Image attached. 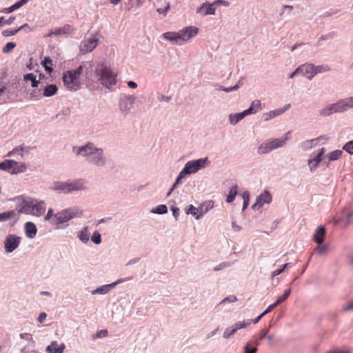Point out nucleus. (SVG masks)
Listing matches in <instances>:
<instances>
[{
  "instance_id": "obj_49",
  "label": "nucleus",
  "mask_w": 353,
  "mask_h": 353,
  "mask_svg": "<svg viewBox=\"0 0 353 353\" xmlns=\"http://www.w3.org/2000/svg\"><path fill=\"white\" fill-rule=\"evenodd\" d=\"M168 211L167 206L165 205H160L156 208L153 212L157 214H165Z\"/></svg>"
},
{
  "instance_id": "obj_60",
  "label": "nucleus",
  "mask_w": 353,
  "mask_h": 353,
  "mask_svg": "<svg viewBox=\"0 0 353 353\" xmlns=\"http://www.w3.org/2000/svg\"><path fill=\"white\" fill-rule=\"evenodd\" d=\"M269 332V328L263 329L259 332V340H261L265 337H267L268 333Z\"/></svg>"
},
{
  "instance_id": "obj_35",
  "label": "nucleus",
  "mask_w": 353,
  "mask_h": 353,
  "mask_svg": "<svg viewBox=\"0 0 353 353\" xmlns=\"http://www.w3.org/2000/svg\"><path fill=\"white\" fill-rule=\"evenodd\" d=\"M342 154H343L342 150H336L330 152L327 155V157L328 158L330 161H336V160L339 159V158H341V157L342 156Z\"/></svg>"
},
{
  "instance_id": "obj_56",
  "label": "nucleus",
  "mask_w": 353,
  "mask_h": 353,
  "mask_svg": "<svg viewBox=\"0 0 353 353\" xmlns=\"http://www.w3.org/2000/svg\"><path fill=\"white\" fill-rule=\"evenodd\" d=\"M243 209L246 208L249 203V193L244 192L243 194Z\"/></svg>"
},
{
  "instance_id": "obj_13",
  "label": "nucleus",
  "mask_w": 353,
  "mask_h": 353,
  "mask_svg": "<svg viewBox=\"0 0 353 353\" xmlns=\"http://www.w3.org/2000/svg\"><path fill=\"white\" fill-rule=\"evenodd\" d=\"M271 201V194L268 192L265 191L257 197L256 202L252 205V208L254 210H259L263 204L270 203Z\"/></svg>"
},
{
  "instance_id": "obj_33",
  "label": "nucleus",
  "mask_w": 353,
  "mask_h": 353,
  "mask_svg": "<svg viewBox=\"0 0 353 353\" xmlns=\"http://www.w3.org/2000/svg\"><path fill=\"white\" fill-rule=\"evenodd\" d=\"M72 28L69 25L64 26L62 28H57L54 30V34L61 35L64 34H71Z\"/></svg>"
},
{
  "instance_id": "obj_3",
  "label": "nucleus",
  "mask_w": 353,
  "mask_h": 353,
  "mask_svg": "<svg viewBox=\"0 0 353 353\" xmlns=\"http://www.w3.org/2000/svg\"><path fill=\"white\" fill-rule=\"evenodd\" d=\"M207 162H208V158L199 159H197L195 161H188L185 164V165L183 168V169L182 170V171L179 173L175 183L173 184L172 187L168 192L167 196H168L170 195L172 192L176 188V185L180 182L181 179H183L185 174H190L196 172L201 168H204L205 165Z\"/></svg>"
},
{
  "instance_id": "obj_20",
  "label": "nucleus",
  "mask_w": 353,
  "mask_h": 353,
  "mask_svg": "<svg viewBox=\"0 0 353 353\" xmlns=\"http://www.w3.org/2000/svg\"><path fill=\"white\" fill-rule=\"evenodd\" d=\"M123 281V280L119 279L114 283L98 288L93 292V294H106L111 288H114L117 284L122 283Z\"/></svg>"
},
{
  "instance_id": "obj_59",
  "label": "nucleus",
  "mask_w": 353,
  "mask_h": 353,
  "mask_svg": "<svg viewBox=\"0 0 353 353\" xmlns=\"http://www.w3.org/2000/svg\"><path fill=\"white\" fill-rule=\"evenodd\" d=\"M290 265V263H285L283 265V268L281 269H279V270H274L273 272V276H278L279 274H281L283 271L284 270Z\"/></svg>"
},
{
  "instance_id": "obj_1",
  "label": "nucleus",
  "mask_w": 353,
  "mask_h": 353,
  "mask_svg": "<svg viewBox=\"0 0 353 353\" xmlns=\"http://www.w3.org/2000/svg\"><path fill=\"white\" fill-rule=\"evenodd\" d=\"M92 72V64L87 62L79 65L75 70H68L63 73V81L64 85L70 91L78 90L81 85V76L84 74L86 81L90 82Z\"/></svg>"
},
{
  "instance_id": "obj_12",
  "label": "nucleus",
  "mask_w": 353,
  "mask_h": 353,
  "mask_svg": "<svg viewBox=\"0 0 353 353\" xmlns=\"http://www.w3.org/2000/svg\"><path fill=\"white\" fill-rule=\"evenodd\" d=\"M98 42L99 40L96 38L84 41L80 46L81 52L83 54L92 52L98 45Z\"/></svg>"
},
{
  "instance_id": "obj_6",
  "label": "nucleus",
  "mask_w": 353,
  "mask_h": 353,
  "mask_svg": "<svg viewBox=\"0 0 353 353\" xmlns=\"http://www.w3.org/2000/svg\"><path fill=\"white\" fill-rule=\"evenodd\" d=\"M81 214V212L74 209H66L61 212H57L54 218L52 219L51 223L52 224H60L63 223L69 220L72 219L75 216H79Z\"/></svg>"
},
{
  "instance_id": "obj_17",
  "label": "nucleus",
  "mask_w": 353,
  "mask_h": 353,
  "mask_svg": "<svg viewBox=\"0 0 353 353\" xmlns=\"http://www.w3.org/2000/svg\"><path fill=\"white\" fill-rule=\"evenodd\" d=\"M216 5L215 2L212 4H203L198 10L197 12L201 13L203 15L214 14L215 12Z\"/></svg>"
},
{
  "instance_id": "obj_8",
  "label": "nucleus",
  "mask_w": 353,
  "mask_h": 353,
  "mask_svg": "<svg viewBox=\"0 0 353 353\" xmlns=\"http://www.w3.org/2000/svg\"><path fill=\"white\" fill-rule=\"evenodd\" d=\"M21 237L15 234H9L6 236L4 241V248L6 252H12L19 245Z\"/></svg>"
},
{
  "instance_id": "obj_29",
  "label": "nucleus",
  "mask_w": 353,
  "mask_h": 353,
  "mask_svg": "<svg viewBox=\"0 0 353 353\" xmlns=\"http://www.w3.org/2000/svg\"><path fill=\"white\" fill-rule=\"evenodd\" d=\"M88 146H94V145L93 143H88L85 146H82V147L78 148L77 150V154L82 155L83 157H86L87 159L88 160V159H89V152H90V150L87 149V148Z\"/></svg>"
},
{
  "instance_id": "obj_24",
  "label": "nucleus",
  "mask_w": 353,
  "mask_h": 353,
  "mask_svg": "<svg viewBox=\"0 0 353 353\" xmlns=\"http://www.w3.org/2000/svg\"><path fill=\"white\" fill-rule=\"evenodd\" d=\"M247 115H248V114L247 113L246 110H244L243 112L240 113L235 114L234 115L231 114L230 116V123L232 125H235Z\"/></svg>"
},
{
  "instance_id": "obj_31",
  "label": "nucleus",
  "mask_w": 353,
  "mask_h": 353,
  "mask_svg": "<svg viewBox=\"0 0 353 353\" xmlns=\"http://www.w3.org/2000/svg\"><path fill=\"white\" fill-rule=\"evenodd\" d=\"M52 189L56 191L67 193L66 182H54Z\"/></svg>"
},
{
  "instance_id": "obj_16",
  "label": "nucleus",
  "mask_w": 353,
  "mask_h": 353,
  "mask_svg": "<svg viewBox=\"0 0 353 353\" xmlns=\"http://www.w3.org/2000/svg\"><path fill=\"white\" fill-rule=\"evenodd\" d=\"M65 345L61 343L60 345L55 341H52L51 343L47 346L46 352L48 353H63L65 350Z\"/></svg>"
},
{
  "instance_id": "obj_53",
  "label": "nucleus",
  "mask_w": 353,
  "mask_h": 353,
  "mask_svg": "<svg viewBox=\"0 0 353 353\" xmlns=\"http://www.w3.org/2000/svg\"><path fill=\"white\" fill-rule=\"evenodd\" d=\"M250 345V343H248L244 347L245 353H256L257 348L256 347H254L252 349L249 348V346Z\"/></svg>"
},
{
  "instance_id": "obj_40",
  "label": "nucleus",
  "mask_w": 353,
  "mask_h": 353,
  "mask_svg": "<svg viewBox=\"0 0 353 353\" xmlns=\"http://www.w3.org/2000/svg\"><path fill=\"white\" fill-rule=\"evenodd\" d=\"M79 239L81 241L86 243L90 238V234L88 231V228H85L81 232L79 236Z\"/></svg>"
},
{
  "instance_id": "obj_14",
  "label": "nucleus",
  "mask_w": 353,
  "mask_h": 353,
  "mask_svg": "<svg viewBox=\"0 0 353 353\" xmlns=\"http://www.w3.org/2000/svg\"><path fill=\"white\" fill-rule=\"evenodd\" d=\"M135 98L133 96L122 97L119 101V108L123 112L127 113L130 110L134 103Z\"/></svg>"
},
{
  "instance_id": "obj_38",
  "label": "nucleus",
  "mask_w": 353,
  "mask_h": 353,
  "mask_svg": "<svg viewBox=\"0 0 353 353\" xmlns=\"http://www.w3.org/2000/svg\"><path fill=\"white\" fill-rule=\"evenodd\" d=\"M236 194H237V186L235 185V186H233L230 189L229 194L227 196L226 201L228 203L232 202L234 200Z\"/></svg>"
},
{
  "instance_id": "obj_37",
  "label": "nucleus",
  "mask_w": 353,
  "mask_h": 353,
  "mask_svg": "<svg viewBox=\"0 0 353 353\" xmlns=\"http://www.w3.org/2000/svg\"><path fill=\"white\" fill-rule=\"evenodd\" d=\"M214 206V203L211 201L205 202L200 206V212L201 214H205L208 210L212 209Z\"/></svg>"
},
{
  "instance_id": "obj_64",
  "label": "nucleus",
  "mask_w": 353,
  "mask_h": 353,
  "mask_svg": "<svg viewBox=\"0 0 353 353\" xmlns=\"http://www.w3.org/2000/svg\"><path fill=\"white\" fill-rule=\"evenodd\" d=\"M52 216H53V210L52 209H49L47 214L45 216V220H46V221H50H50H51L52 219H53Z\"/></svg>"
},
{
  "instance_id": "obj_63",
  "label": "nucleus",
  "mask_w": 353,
  "mask_h": 353,
  "mask_svg": "<svg viewBox=\"0 0 353 353\" xmlns=\"http://www.w3.org/2000/svg\"><path fill=\"white\" fill-rule=\"evenodd\" d=\"M326 353H350V351L349 350H330Z\"/></svg>"
},
{
  "instance_id": "obj_21",
  "label": "nucleus",
  "mask_w": 353,
  "mask_h": 353,
  "mask_svg": "<svg viewBox=\"0 0 353 353\" xmlns=\"http://www.w3.org/2000/svg\"><path fill=\"white\" fill-rule=\"evenodd\" d=\"M26 234L28 237L32 239L37 234V227L32 222H27L25 225Z\"/></svg>"
},
{
  "instance_id": "obj_48",
  "label": "nucleus",
  "mask_w": 353,
  "mask_h": 353,
  "mask_svg": "<svg viewBox=\"0 0 353 353\" xmlns=\"http://www.w3.org/2000/svg\"><path fill=\"white\" fill-rule=\"evenodd\" d=\"M315 75L318 73L325 72L330 70V68L327 65H319L314 66Z\"/></svg>"
},
{
  "instance_id": "obj_54",
  "label": "nucleus",
  "mask_w": 353,
  "mask_h": 353,
  "mask_svg": "<svg viewBox=\"0 0 353 353\" xmlns=\"http://www.w3.org/2000/svg\"><path fill=\"white\" fill-rule=\"evenodd\" d=\"M230 265V263H228V262L221 263L219 264L218 265H216V267H214V271L221 270L226 267H229Z\"/></svg>"
},
{
  "instance_id": "obj_43",
  "label": "nucleus",
  "mask_w": 353,
  "mask_h": 353,
  "mask_svg": "<svg viewBox=\"0 0 353 353\" xmlns=\"http://www.w3.org/2000/svg\"><path fill=\"white\" fill-rule=\"evenodd\" d=\"M290 107V104H288L286 105L283 109H280V110H274V111H271L269 114H270V118H272L276 115H279L280 114H282L283 112H284L285 110H287Z\"/></svg>"
},
{
  "instance_id": "obj_22",
  "label": "nucleus",
  "mask_w": 353,
  "mask_h": 353,
  "mask_svg": "<svg viewBox=\"0 0 353 353\" xmlns=\"http://www.w3.org/2000/svg\"><path fill=\"white\" fill-rule=\"evenodd\" d=\"M325 235V229L323 226L319 227L314 234V240L319 245L321 244L324 241Z\"/></svg>"
},
{
  "instance_id": "obj_9",
  "label": "nucleus",
  "mask_w": 353,
  "mask_h": 353,
  "mask_svg": "<svg viewBox=\"0 0 353 353\" xmlns=\"http://www.w3.org/2000/svg\"><path fill=\"white\" fill-rule=\"evenodd\" d=\"M344 101H339L336 103L329 105L326 108L322 109L320 112V114L322 116H328L332 113L337 112L344 111Z\"/></svg>"
},
{
  "instance_id": "obj_7",
  "label": "nucleus",
  "mask_w": 353,
  "mask_h": 353,
  "mask_svg": "<svg viewBox=\"0 0 353 353\" xmlns=\"http://www.w3.org/2000/svg\"><path fill=\"white\" fill-rule=\"evenodd\" d=\"M90 150L88 161L95 165H103L105 161L103 158V150L96 148L94 146H88Z\"/></svg>"
},
{
  "instance_id": "obj_30",
  "label": "nucleus",
  "mask_w": 353,
  "mask_h": 353,
  "mask_svg": "<svg viewBox=\"0 0 353 353\" xmlns=\"http://www.w3.org/2000/svg\"><path fill=\"white\" fill-rule=\"evenodd\" d=\"M186 213L192 214L197 219L203 216V214H201L200 212V207L196 208L192 205H190L188 206Z\"/></svg>"
},
{
  "instance_id": "obj_11",
  "label": "nucleus",
  "mask_w": 353,
  "mask_h": 353,
  "mask_svg": "<svg viewBox=\"0 0 353 353\" xmlns=\"http://www.w3.org/2000/svg\"><path fill=\"white\" fill-rule=\"evenodd\" d=\"M296 72L311 80L315 75L314 65L305 63L296 68Z\"/></svg>"
},
{
  "instance_id": "obj_4",
  "label": "nucleus",
  "mask_w": 353,
  "mask_h": 353,
  "mask_svg": "<svg viewBox=\"0 0 353 353\" xmlns=\"http://www.w3.org/2000/svg\"><path fill=\"white\" fill-rule=\"evenodd\" d=\"M289 134L290 132L286 133L285 136L281 139L268 140L267 141L262 143L258 148V153L259 154H267L274 149L283 147L285 145V141L289 139Z\"/></svg>"
},
{
  "instance_id": "obj_10",
  "label": "nucleus",
  "mask_w": 353,
  "mask_h": 353,
  "mask_svg": "<svg viewBox=\"0 0 353 353\" xmlns=\"http://www.w3.org/2000/svg\"><path fill=\"white\" fill-rule=\"evenodd\" d=\"M199 32V28L195 26H189L180 30L179 32V40L183 41H188L192 37L196 36Z\"/></svg>"
},
{
  "instance_id": "obj_41",
  "label": "nucleus",
  "mask_w": 353,
  "mask_h": 353,
  "mask_svg": "<svg viewBox=\"0 0 353 353\" xmlns=\"http://www.w3.org/2000/svg\"><path fill=\"white\" fill-rule=\"evenodd\" d=\"M250 324H251V320H248L247 321H239V322L236 323L233 325V327L234 329H236V331H237L240 329L247 327L248 325H249Z\"/></svg>"
},
{
  "instance_id": "obj_18",
  "label": "nucleus",
  "mask_w": 353,
  "mask_h": 353,
  "mask_svg": "<svg viewBox=\"0 0 353 353\" xmlns=\"http://www.w3.org/2000/svg\"><path fill=\"white\" fill-rule=\"evenodd\" d=\"M33 205H34L33 200L23 201V205L19 210L18 212L26 214H32V213H34L33 211L34 210H33V208H34Z\"/></svg>"
},
{
  "instance_id": "obj_32",
  "label": "nucleus",
  "mask_w": 353,
  "mask_h": 353,
  "mask_svg": "<svg viewBox=\"0 0 353 353\" xmlns=\"http://www.w3.org/2000/svg\"><path fill=\"white\" fill-rule=\"evenodd\" d=\"M24 80L31 81V85L33 88H37L39 83V81H37L36 76L33 73H29L24 75Z\"/></svg>"
},
{
  "instance_id": "obj_46",
  "label": "nucleus",
  "mask_w": 353,
  "mask_h": 353,
  "mask_svg": "<svg viewBox=\"0 0 353 353\" xmlns=\"http://www.w3.org/2000/svg\"><path fill=\"white\" fill-rule=\"evenodd\" d=\"M14 17H10L8 19H5L3 17H0V27L3 25H11L14 21Z\"/></svg>"
},
{
  "instance_id": "obj_61",
  "label": "nucleus",
  "mask_w": 353,
  "mask_h": 353,
  "mask_svg": "<svg viewBox=\"0 0 353 353\" xmlns=\"http://www.w3.org/2000/svg\"><path fill=\"white\" fill-rule=\"evenodd\" d=\"M343 310L344 312H348L353 310V301H350L346 305H345L343 307Z\"/></svg>"
},
{
  "instance_id": "obj_44",
  "label": "nucleus",
  "mask_w": 353,
  "mask_h": 353,
  "mask_svg": "<svg viewBox=\"0 0 353 353\" xmlns=\"http://www.w3.org/2000/svg\"><path fill=\"white\" fill-rule=\"evenodd\" d=\"M16 46V44L13 42H8L6 45L3 48L2 52L4 54L8 53L11 52Z\"/></svg>"
},
{
  "instance_id": "obj_26",
  "label": "nucleus",
  "mask_w": 353,
  "mask_h": 353,
  "mask_svg": "<svg viewBox=\"0 0 353 353\" xmlns=\"http://www.w3.org/2000/svg\"><path fill=\"white\" fill-rule=\"evenodd\" d=\"M261 101L259 100H255L252 103L250 107L245 110L248 114L256 113L261 109Z\"/></svg>"
},
{
  "instance_id": "obj_47",
  "label": "nucleus",
  "mask_w": 353,
  "mask_h": 353,
  "mask_svg": "<svg viewBox=\"0 0 353 353\" xmlns=\"http://www.w3.org/2000/svg\"><path fill=\"white\" fill-rule=\"evenodd\" d=\"M23 148L21 146H19V147L14 148L12 151L9 152L7 156L10 157L14 154H17L20 155L21 157H23Z\"/></svg>"
},
{
  "instance_id": "obj_58",
  "label": "nucleus",
  "mask_w": 353,
  "mask_h": 353,
  "mask_svg": "<svg viewBox=\"0 0 353 353\" xmlns=\"http://www.w3.org/2000/svg\"><path fill=\"white\" fill-rule=\"evenodd\" d=\"M323 153H324V149L321 148L319 150V152H318V154L314 157L313 159L316 160L319 163L321 162V157H322Z\"/></svg>"
},
{
  "instance_id": "obj_42",
  "label": "nucleus",
  "mask_w": 353,
  "mask_h": 353,
  "mask_svg": "<svg viewBox=\"0 0 353 353\" xmlns=\"http://www.w3.org/2000/svg\"><path fill=\"white\" fill-rule=\"evenodd\" d=\"M236 332V329H234L233 326L229 327L224 330L223 336L225 339H229Z\"/></svg>"
},
{
  "instance_id": "obj_5",
  "label": "nucleus",
  "mask_w": 353,
  "mask_h": 353,
  "mask_svg": "<svg viewBox=\"0 0 353 353\" xmlns=\"http://www.w3.org/2000/svg\"><path fill=\"white\" fill-rule=\"evenodd\" d=\"M0 170L6 171L11 174H17L25 172L27 170V166L24 163L6 159L0 163Z\"/></svg>"
},
{
  "instance_id": "obj_2",
  "label": "nucleus",
  "mask_w": 353,
  "mask_h": 353,
  "mask_svg": "<svg viewBox=\"0 0 353 353\" xmlns=\"http://www.w3.org/2000/svg\"><path fill=\"white\" fill-rule=\"evenodd\" d=\"M94 75L101 85L110 90L117 83V73L110 66L102 63L96 66Z\"/></svg>"
},
{
  "instance_id": "obj_36",
  "label": "nucleus",
  "mask_w": 353,
  "mask_h": 353,
  "mask_svg": "<svg viewBox=\"0 0 353 353\" xmlns=\"http://www.w3.org/2000/svg\"><path fill=\"white\" fill-rule=\"evenodd\" d=\"M342 215L343 216L347 217V221L345 223H343L342 219L340 217H339V218L336 219L335 222L336 224H338L339 225L346 226L350 222L349 219L351 216V214L349 212L345 210L342 212Z\"/></svg>"
},
{
  "instance_id": "obj_25",
  "label": "nucleus",
  "mask_w": 353,
  "mask_h": 353,
  "mask_svg": "<svg viewBox=\"0 0 353 353\" xmlns=\"http://www.w3.org/2000/svg\"><path fill=\"white\" fill-rule=\"evenodd\" d=\"M164 39L172 41L175 43H178L179 40V32H167L163 34Z\"/></svg>"
},
{
  "instance_id": "obj_15",
  "label": "nucleus",
  "mask_w": 353,
  "mask_h": 353,
  "mask_svg": "<svg viewBox=\"0 0 353 353\" xmlns=\"http://www.w3.org/2000/svg\"><path fill=\"white\" fill-rule=\"evenodd\" d=\"M67 193L84 189L83 182L81 180H75L66 182Z\"/></svg>"
},
{
  "instance_id": "obj_45",
  "label": "nucleus",
  "mask_w": 353,
  "mask_h": 353,
  "mask_svg": "<svg viewBox=\"0 0 353 353\" xmlns=\"http://www.w3.org/2000/svg\"><path fill=\"white\" fill-rule=\"evenodd\" d=\"M343 149L347 153L353 154V140L347 142L343 147Z\"/></svg>"
},
{
  "instance_id": "obj_34",
  "label": "nucleus",
  "mask_w": 353,
  "mask_h": 353,
  "mask_svg": "<svg viewBox=\"0 0 353 353\" xmlns=\"http://www.w3.org/2000/svg\"><path fill=\"white\" fill-rule=\"evenodd\" d=\"M42 65L44 67L45 70L50 73L52 70V60L50 57H45L42 61Z\"/></svg>"
},
{
  "instance_id": "obj_57",
  "label": "nucleus",
  "mask_w": 353,
  "mask_h": 353,
  "mask_svg": "<svg viewBox=\"0 0 353 353\" xmlns=\"http://www.w3.org/2000/svg\"><path fill=\"white\" fill-rule=\"evenodd\" d=\"M316 252L319 254H324L327 252V247L326 245H321V244L316 248Z\"/></svg>"
},
{
  "instance_id": "obj_62",
  "label": "nucleus",
  "mask_w": 353,
  "mask_h": 353,
  "mask_svg": "<svg viewBox=\"0 0 353 353\" xmlns=\"http://www.w3.org/2000/svg\"><path fill=\"white\" fill-rule=\"evenodd\" d=\"M278 304L275 302L273 304L269 305L268 308L263 312V314L265 315L268 313L270 312L272 310H274Z\"/></svg>"
},
{
  "instance_id": "obj_27",
  "label": "nucleus",
  "mask_w": 353,
  "mask_h": 353,
  "mask_svg": "<svg viewBox=\"0 0 353 353\" xmlns=\"http://www.w3.org/2000/svg\"><path fill=\"white\" fill-rule=\"evenodd\" d=\"M57 87L54 84H51L48 85L44 88L43 94V96L48 97L53 96L57 93Z\"/></svg>"
},
{
  "instance_id": "obj_50",
  "label": "nucleus",
  "mask_w": 353,
  "mask_h": 353,
  "mask_svg": "<svg viewBox=\"0 0 353 353\" xmlns=\"http://www.w3.org/2000/svg\"><path fill=\"white\" fill-rule=\"evenodd\" d=\"M19 32L18 29L15 30H6L2 32V35L8 37L13 35H15Z\"/></svg>"
},
{
  "instance_id": "obj_19",
  "label": "nucleus",
  "mask_w": 353,
  "mask_h": 353,
  "mask_svg": "<svg viewBox=\"0 0 353 353\" xmlns=\"http://www.w3.org/2000/svg\"><path fill=\"white\" fill-rule=\"evenodd\" d=\"M33 211L34 213L32 214V215L39 216L41 214H43L46 210V205L44 202L40 201L38 202L37 201H34V205H33Z\"/></svg>"
},
{
  "instance_id": "obj_51",
  "label": "nucleus",
  "mask_w": 353,
  "mask_h": 353,
  "mask_svg": "<svg viewBox=\"0 0 353 353\" xmlns=\"http://www.w3.org/2000/svg\"><path fill=\"white\" fill-rule=\"evenodd\" d=\"M344 101V110H345L347 108H353V97H350L343 100Z\"/></svg>"
},
{
  "instance_id": "obj_55",
  "label": "nucleus",
  "mask_w": 353,
  "mask_h": 353,
  "mask_svg": "<svg viewBox=\"0 0 353 353\" xmlns=\"http://www.w3.org/2000/svg\"><path fill=\"white\" fill-rule=\"evenodd\" d=\"M319 165L318 161L314 159H310L308 161V165L311 170H313L314 169L316 168Z\"/></svg>"
},
{
  "instance_id": "obj_52",
  "label": "nucleus",
  "mask_w": 353,
  "mask_h": 353,
  "mask_svg": "<svg viewBox=\"0 0 353 353\" xmlns=\"http://www.w3.org/2000/svg\"><path fill=\"white\" fill-rule=\"evenodd\" d=\"M91 239L92 242L94 243L95 244H99L101 241V234L99 232H96L92 235Z\"/></svg>"
},
{
  "instance_id": "obj_39",
  "label": "nucleus",
  "mask_w": 353,
  "mask_h": 353,
  "mask_svg": "<svg viewBox=\"0 0 353 353\" xmlns=\"http://www.w3.org/2000/svg\"><path fill=\"white\" fill-rule=\"evenodd\" d=\"M291 293V289L290 288H288L285 290L284 293L279 296L276 301V303L279 305L280 303H283V301H285L288 298V296H290Z\"/></svg>"
},
{
  "instance_id": "obj_23",
  "label": "nucleus",
  "mask_w": 353,
  "mask_h": 353,
  "mask_svg": "<svg viewBox=\"0 0 353 353\" xmlns=\"http://www.w3.org/2000/svg\"><path fill=\"white\" fill-rule=\"evenodd\" d=\"M28 0H21L9 8H3L1 10V12L3 13H6V14L10 13V12H13L14 10H15L21 8L23 5H25L28 2Z\"/></svg>"
},
{
  "instance_id": "obj_28",
  "label": "nucleus",
  "mask_w": 353,
  "mask_h": 353,
  "mask_svg": "<svg viewBox=\"0 0 353 353\" xmlns=\"http://www.w3.org/2000/svg\"><path fill=\"white\" fill-rule=\"evenodd\" d=\"M17 216V214L14 210H10L0 213V222L6 221L10 219L14 218Z\"/></svg>"
}]
</instances>
